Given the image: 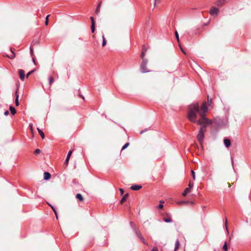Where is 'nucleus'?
Wrapping results in <instances>:
<instances>
[{
    "mask_svg": "<svg viewBox=\"0 0 251 251\" xmlns=\"http://www.w3.org/2000/svg\"><path fill=\"white\" fill-rule=\"evenodd\" d=\"M163 220L166 223H171L172 222V220L171 217H168L167 218H164Z\"/></svg>",
    "mask_w": 251,
    "mask_h": 251,
    "instance_id": "22",
    "label": "nucleus"
},
{
    "mask_svg": "<svg viewBox=\"0 0 251 251\" xmlns=\"http://www.w3.org/2000/svg\"><path fill=\"white\" fill-rule=\"evenodd\" d=\"M136 234L137 236L140 239V240L144 244H146L144 238L139 233H138L137 231H136Z\"/></svg>",
    "mask_w": 251,
    "mask_h": 251,
    "instance_id": "7",
    "label": "nucleus"
},
{
    "mask_svg": "<svg viewBox=\"0 0 251 251\" xmlns=\"http://www.w3.org/2000/svg\"><path fill=\"white\" fill-rule=\"evenodd\" d=\"M50 174L48 172H45L44 174V178L45 180H49L50 177Z\"/></svg>",
    "mask_w": 251,
    "mask_h": 251,
    "instance_id": "10",
    "label": "nucleus"
},
{
    "mask_svg": "<svg viewBox=\"0 0 251 251\" xmlns=\"http://www.w3.org/2000/svg\"><path fill=\"white\" fill-rule=\"evenodd\" d=\"M156 0H154L155 2L156 1Z\"/></svg>",
    "mask_w": 251,
    "mask_h": 251,
    "instance_id": "54",
    "label": "nucleus"
},
{
    "mask_svg": "<svg viewBox=\"0 0 251 251\" xmlns=\"http://www.w3.org/2000/svg\"><path fill=\"white\" fill-rule=\"evenodd\" d=\"M180 49H181V50H182V51L185 54V52L184 51V50H183V49L181 48V47L180 46H179Z\"/></svg>",
    "mask_w": 251,
    "mask_h": 251,
    "instance_id": "46",
    "label": "nucleus"
},
{
    "mask_svg": "<svg viewBox=\"0 0 251 251\" xmlns=\"http://www.w3.org/2000/svg\"><path fill=\"white\" fill-rule=\"evenodd\" d=\"M50 206V207L51 208V209H52V210L53 211V212H54V213H56V210L54 208V207L53 206H52L50 204H49Z\"/></svg>",
    "mask_w": 251,
    "mask_h": 251,
    "instance_id": "34",
    "label": "nucleus"
},
{
    "mask_svg": "<svg viewBox=\"0 0 251 251\" xmlns=\"http://www.w3.org/2000/svg\"><path fill=\"white\" fill-rule=\"evenodd\" d=\"M186 203H187V202L185 201H180L177 202V203L179 204H182Z\"/></svg>",
    "mask_w": 251,
    "mask_h": 251,
    "instance_id": "32",
    "label": "nucleus"
},
{
    "mask_svg": "<svg viewBox=\"0 0 251 251\" xmlns=\"http://www.w3.org/2000/svg\"><path fill=\"white\" fill-rule=\"evenodd\" d=\"M219 9L216 7H212L210 11V14L211 15H217Z\"/></svg>",
    "mask_w": 251,
    "mask_h": 251,
    "instance_id": "4",
    "label": "nucleus"
},
{
    "mask_svg": "<svg viewBox=\"0 0 251 251\" xmlns=\"http://www.w3.org/2000/svg\"><path fill=\"white\" fill-rule=\"evenodd\" d=\"M128 196V194H125L122 198L121 200V201L120 202L121 203H123V202H124L125 201H126L127 197Z\"/></svg>",
    "mask_w": 251,
    "mask_h": 251,
    "instance_id": "14",
    "label": "nucleus"
},
{
    "mask_svg": "<svg viewBox=\"0 0 251 251\" xmlns=\"http://www.w3.org/2000/svg\"><path fill=\"white\" fill-rule=\"evenodd\" d=\"M38 132L40 135L41 136V138L43 139L45 138V135L44 132L39 128H37Z\"/></svg>",
    "mask_w": 251,
    "mask_h": 251,
    "instance_id": "12",
    "label": "nucleus"
},
{
    "mask_svg": "<svg viewBox=\"0 0 251 251\" xmlns=\"http://www.w3.org/2000/svg\"><path fill=\"white\" fill-rule=\"evenodd\" d=\"M193 187V184L191 183V182H189V188H190V189Z\"/></svg>",
    "mask_w": 251,
    "mask_h": 251,
    "instance_id": "36",
    "label": "nucleus"
},
{
    "mask_svg": "<svg viewBox=\"0 0 251 251\" xmlns=\"http://www.w3.org/2000/svg\"><path fill=\"white\" fill-rule=\"evenodd\" d=\"M102 47H104L106 45V39H105V38L104 37V35H103L102 36Z\"/></svg>",
    "mask_w": 251,
    "mask_h": 251,
    "instance_id": "21",
    "label": "nucleus"
},
{
    "mask_svg": "<svg viewBox=\"0 0 251 251\" xmlns=\"http://www.w3.org/2000/svg\"><path fill=\"white\" fill-rule=\"evenodd\" d=\"M29 126H30L31 130L32 131V125H30Z\"/></svg>",
    "mask_w": 251,
    "mask_h": 251,
    "instance_id": "50",
    "label": "nucleus"
},
{
    "mask_svg": "<svg viewBox=\"0 0 251 251\" xmlns=\"http://www.w3.org/2000/svg\"><path fill=\"white\" fill-rule=\"evenodd\" d=\"M190 188H186L183 193H182L183 196H185L189 192H190Z\"/></svg>",
    "mask_w": 251,
    "mask_h": 251,
    "instance_id": "18",
    "label": "nucleus"
},
{
    "mask_svg": "<svg viewBox=\"0 0 251 251\" xmlns=\"http://www.w3.org/2000/svg\"><path fill=\"white\" fill-rule=\"evenodd\" d=\"M120 191L121 194H123V193H124V190L123 189L120 188Z\"/></svg>",
    "mask_w": 251,
    "mask_h": 251,
    "instance_id": "42",
    "label": "nucleus"
},
{
    "mask_svg": "<svg viewBox=\"0 0 251 251\" xmlns=\"http://www.w3.org/2000/svg\"><path fill=\"white\" fill-rule=\"evenodd\" d=\"M142 51H144L145 52L147 51V49H146V47L145 46H143L142 47Z\"/></svg>",
    "mask_w": 251,
    "mask_h": 251,
    "instance_id": "38",
    "label": "nucleus"
},
{
    "mask_svg": "<svg viewBox=\"0 0 251 251\" xmlns=\"http://www.w3.org/2000/svg\"><path fill=\"white\" fill-rule=\"evenodd\" d=\"M164 201H160V204L158 206V208L161 209L163 207V205L162 204V203H163Z\"/></svg>",
    "mask_w": 251,
    "mask_h": 251,
    "instance_id": "25",
    "label": "nucleus"
},
{
    "mask_svg": "<svg viewBox=\"0 0 251 251\" xmlns=\"http://www.w3.org/2000/svg\"><path fill=\"white\" fill-rule=\"evenodd\" d=\"M49 84L50 85L54 82V79L52 76L49 77Z\"/></svg>",
    "mask_w": 251,
    "mask_h": 251,
    "instance_id": "24",
    "label": "nucleus"
},
{
    "mask_svg": "<svg viewBox=\"0 0 251 251\" xmlns=\"http://www.w3.org/2000/svg\"><path fill=\"white\" fill-rule=\"evenodd\" d=\"M30 54H31V55L32 56L33 55V49L32 47H30Z\"/></svg>",
    "mask_w": 251,
    "mask_h": 251,
    "instance_id": "39",
    "label": "nucleus"
},
{
    "mask_svg": "<svg viewBox=\"0 0 251 251\" xmlns=\"http://www.w3.org/2000/svg\"><path fill=\"white\" fill-rule=\"evenodd\" d=\"M227 220L226 219V223H225V227H226V231L228 232V229H227Z\"/></svg>",
    "mask_w": 251,
    "mask_h": 251,
    "instance_id": "33",
    "label": "nucleus"
},
{
    "mask_svg": "<svg viewBox=\"0 0 251 251\" xmlns=\"http://www.w3.org/2000/svg\"><path fill=\"white\" fill-rule=\"evenodd\" d=\"M19 73L21 79L23 80L25 76L24 71L23 70H19Z\"/></svg>",
    "mask_w": 251,
    "mask_h": 251,
    "instance_id": "6",
    "label": "nucleus"
},
{
    "mask_svg": "<svg viewBox=\"0 0 251 251\" xmlns=\"http://www.w3.org/2000/svg\"><path fill=\"white\" fill-rule=\"evenodd\" d=\"M35 153L36 154H38L40 152V150L39 149H36L35 151H34Z\"/></svg>",
    "mask_w": 251,
    "mask_h": 251,
    "instance_id": "35",
    "label": "nucleus"
},
{
    "mask_svg": "<svg viewBox=\"0 0 251 251\" xmlns=\"http://www.w3.org/2000/svg\"><path fill=\"white\" fill-rule=\"evenodd\" d=\"M90 19L91 21V25H95L94 18L93 17H91Z\"/></svg>",
    "mask_w": 251,
    "mask_h": 251,
    "instance_id": "30",
    "label": "nucleus"
},
{
    "mask_svg": "<svg viewBox=\"0 0 251 251\" xmlns=\"http://www.w3.org/2000/svg\"><path fill=\"white\" fill-rule=\"evenodd\" d=\"M32 72H33V71H31L29 72L27 74V75H26V77H28L29 76V75H30V74H31V73H32Z\"/></svg>",
    "mask_w": 251,
    "mask_h": 251,
    "instance_id": "37",
    "label": "nucleus"
},
{
    "mask_svg": "<svg viewBox=\"0 0 251 251\" xmlns=\"http://www.w3.org/2000/svg\"><path fill=\"white\" fill-rule=\"evenodd\" d=\"M191 174H192V176L194 180H195L196 179L195 173V172H194L193 170H191Z\"/></svg>",
    "mask_w": 251,
    "mask_h": 251,
    "instance_id": "27",
    "label": "nucleus"
},
{
    "mask_svg": "<svg viewBox=\"0 0 251 251\" xmlns=\"http://www.w3.org/2000/svg\"><path fill=\"white\" fill-rule=\"evenodd\" d=\"M224 144H225V146L226 148L229 147L231 144L230 140H229L228 139H225L224 140Z\"/></svg>",
    "mask_w": 251,
    "mask_h": 251,
    "instance_id": "9",
    "label": "nucleus"
},
{
    "mask_svg": "<svg viewBox=\"0 0 251 251\" xmlns=\"http://www.w3.org/2000/svg\"><path fill=\"white\" fill-rule=\"evenodd\" d=\"M76 198L81 201H83V198L81 194H77L76 195Z\"/></svg>",
    "mask_w": 251,
    "mask_h": 251,
    "instance_id": "15",
    "label": "nucleus"
},
{
    "mask_svg": "<svg viewBox=\"0 0 251 251\" xmlns=\"http://www.w3.org/2000/svg\"><path fill=\"white\" fill-rule=\"evenodd\" d=\"M129 143H126V144H125L124 146L122 147V150L123 151L126 149L129 146Z\"/></svg>",
    "mask_w": 251,
    "mask_h": 251,
    "instance_id": "26",
    "label": "nucleus"
},
{
    "mask_svg": "<svg viewBox=\"0 0 251 251\" xmlns=\"http://www.w3.org/2000/svg\"><path fill=\"white\" fill-rule=\"evenodd\" d=\"M72 152H73L72 151H69V152L68 153L67 157H66V158L65 159V163L66 164H67L68 163V162H69V159H70V156L72 155Z\"/></svg>",
    "mask_w": 251,
    "mask_h": 251,
    "instance_id": "8",
    "label": "nucleus"
},
{
    "mask_svg": "<svg viewBox=\"0 0 251 251\" xmlns=\"http://www.w3.org/2000/svg\"><path fill=\"white\" fill-rule=\"evenodd\" d=\"M206 125L202 126L201 127L200 129V131L199 133L197 135V139L200 142V143L201 145L204 137V133L206 131Z\"/></svg>",
    "mask_w": 251,
    "mask_h": 251,
    "instance_id": "2",
    "label": "nucleus"
},
{
    "mask_svg": "<svg viewBox=\"0 0 251 251\" xmlns=\"http://www.w3.org/2000/svg\"><path fill=\"white\" fill-rule=\"evenodd\" d=\"M54 214L55 215L56 218L57 219H58V215H57V212H56V213H54Z\"/></svg>",
    "mask_w": 251,
    "mask_h": 251,
    "instance_id": "49",
    "label": "nucleus"
},
{
    "mask_svg": "<svg viewBox=\"0 0 251 251\" xmlns=\"http://www.w3.org/2000/svg\"><path fill=\"white\" fill-rule=\"evenodd\" d=\"M45 24H46V25H48V21L46 20Z\"/></svg>",
    "mask_w": 251,
    "mask_h": 251,
    "instance_id": "48",
    "label": "nucleus"
},
{
    "mask_svg": "<svg viewBox=\"0 0 251 251\" xmlns=\"http://www.w3.org/2000/svg\"><path fill=\"white\" fill-rule=\"evenodd\" d=\"M95 25H91V32L92 33H94L95 31Z\"/></svg>",
    "mask_w": 251,
    "mask_h": 251,
    "instance_id": "31",
    "label": "nucleus"
},
{
    "mask_svg": "<svg viewBox=\"0 0 251 251\" xmlns=\"http://www.w3.org/2000/svg\"><path fill=\"white\" fill-rule=\"evenodd\" d=\"M101 2L100 1V2H99V3L98 4L97 8H96V13L97 14H98L100 12V5H101Z\"/></svg>",
    "mask_w": 251,
    "mask_h": 251,
    "instance_id": "20",
    "label": "nucleus"
},
{
    "mask_svg": "<svg viewBox=\"0 0 251 251\" xmlns=\"http://www.w3.org/2000/svg\"><path fill=\"white\" fill-rule=\"evenodd\" d=\"M11 54L8 55L7 56H8V58H9L10 59H13L15 57V54L14 52V51L12 50L11 49Z\"/></svg>",
    "mask_w": 251,
    "mask_h": 251,
    "instance_id": "16",
    "label": "nucleus"
},
{
    "mask_svg": "<svg viewBox=\"0 0 251 251\" xmlns=\"http://www.w3.org/2000/svg\"><path fill=\"white\" fill-rule=\"evenodd\" d=\"M9 109H10V111L12 115H13L16 113V111L15 108L14 107L10 106L9 107Z\"/></svg>",
    "mask_w": 251,
    "mask_h": 251,
    "instance_id": "13",
    "label": "nucleus"
},
{
    "mask_svg": "<svg viewBox=\"0 0 251 251\" xmlns=\"http://www.w3.org/2000/svg\"><path fill=\"white\" fill-rule=\"evenodd\" d=\"M145 130H142L141 132H140V134H142L144 132H145Z\"/></svg>",
    "mask_w": 251,
    "mask_h": 251,
    "instance_id": "51",
    "label": "nucleus"
},
{
    "mask_svg": "<svg viewBox=\"0 0 251 251\" xmlns=\"http://www.w3.org/2000/svg\"><path fill=\"white\" fill-rule=\"evenodd\" d=\"M16 98L15 100V104L16 106H18L19 105V95L17 94V92H16Z\"/></svg>",
    "mask_w": 251,
    "mask_h": 251,
    "instance_id": "19",
    "label": "nucleus"
},
{
    "mask_svg": "<svg viewBox=\"0 0 251 251\" xmlns=\"http://www.w3.org/2000/svg\"><path fill=\"white\" fill-rule=\"evenodd\" d=\"M223 249L225 251H227L228 250V247H227V243L226 242H225V243H224V245L223 247Z\"/></svg>",
    "mask_w": 251,
    "mask_h": 251,
    "instance_id": "23",
    "label": "nucleus"
},
{
    "mask_svg": "<svg viewBox=\"0 0 251 251\" xmlns=\"http://www.w3.org/2000/svg\"><path fill=\"white\" fill-rule=\"evenodd\" d=\"M207 111L206 102L202 104L201 108L198 102L193 103L189 106L188 118L191 122L197 123L199 125H210L211 121L205 117Z\"/></svg>",
    "mask_w": 251,
    "mask_h": 251,
    "instance_id": "1",
    "label": "nucleus"
},
{
    "mask_svg": "<svg viewBox=\"0 0 251 251\" xmlns=\"http://www.w3.org/2000/svg\"><path fill=\"white\" fill-rule=\"evenodd\" d=\"M179 246H180L179 241L178 239H177L175 243V247L174 249V251H176L178 249Z\"/></svg>",
    "mask_w": 251,
    "mask_h": 251,
    "instance_id": "11",
    "label": "nucleus"
},
{
    "mask_svg": "<svg viewBox=\"0 0 251 251\" xmlns=\"http://www.w3.org/2000/svg\"><path fill=\"white\" fill-rule=\"evenodd\" d=\"M147 62H148V61L147 59H143L142 63L141 64L140 68L141 69V72L142 73H145L150 72L149 71H148L147 69L146 66L147 64Z\"/></svg>",
    "mask_w": 251,
    "mask_h": 251,
    "instance_id": "3",
    "label": "nucleus"
},
{
    "mask_svg": "<svg viewBox=\"0 0 251 251\" xmlns=\"http://www.w3.org/2000/svg\"><path fill=\"white\" fill-rule=\"evenodd\" d=\"M32 60H33V62L34 63V64H36L35 60L34 57L32 58Z\"/></svg>",
    "mask_w": 251,
    "mask_h": 251,
    "instance_id": "47",
    "label": "nucleus"
},
{
    "mask_svg": "<svg viewBox=\"0 0 251 251\" xmlns=\"http://www.w3.org/2000/svg\"><path fill=\"white\" fill-rule=\"evenodd\" d=\"M208 102L209 105L211 104V103L212 102V100H209V99H208Z\"/></svg>",
    "mask_w": 251,
    "mask_h": 251,
    "instance_id": "43",
    "label": "nucleus"
},
{
    "mask_svg": "<svg viewBox=\"0 0 251 251\" xmlns=\"http://www.w3.org/2000/svg\"><path fill=\"white\" fill-rule=\"evenodd\" d=\"M145 53L144 51H142V52L141 53V57L142 59V60H143V59H146L145 58H144V56H145Z\"/></svg>",
    "mask_w": 251,
    "mask_h": 251,
    "instance_id": "29",
    "label": "nucleus"
},
{
    "mask_svg": "<svg viewBox=\"0 0 251 251\" xmlns=\"http://www.w3.org/2000/svg\"><path fill=\"white\" fill-rule=\"evenodd\" d=\"M180 49H181V50H182V51L185 54V52L184 51V50H183V49L181 48V47L180 46H179Z\"/></svg>",
    "mask_w": 251,
    "mask_h": 251,
    "instance_id": "45",
    "label": "nucleus"
},
{
    "mask_svg": "<svg viewBox=\"0 0 251 251\" xmlns=\"http://www.w3.org/2000/svg\"><path fill=\"white\" fill-rule=\"evenodd\" d=\"M50 17V15H48L47 16L46 18V20L47 21H49V18Z\"/></svg>",
    "mask_w": 251,
    "mask_h": 251,
    "instance_id": "44",
    "label": "nucleus"
},
{
    "mask_svg": "<svg viewBox=\"0 0 251 251\" xmlns=\"http://www.w3.org/2000/svg\"><path fill=\"white\" fill-rule=\"evenodd\" d=\"M9 114V111L8 110H6L4 112V115L5 116H7Z\"/></svg>",
    "mask_w": 251,
    "mask_h": 251,
    "instance_id": "40",
    "label": "nucleus"
},
{
    "mask_svg": "<svg viewBox=\"0 0 251 251\" xmlns=\"http://www.w3.org/2000/svg\"><path fill=\"white\" fill-rule=\"evenodd\" d=\"M175 36H176V37L177 41L179 42V36H178V34L176 31V32H175Z\"/></svg>",
    "mask_w": 251,
    "mask_h": 251,
    "instance_id": "28",
    "label": "nucleus"
},
{
    "mask_svg": "<svg viewBox=\"0 0 251 251\" xmlns=\"http://www.w3.org/2000/svg\"><path fill=\"white\" fill-rule=\"evenodd\" d=\"M130 224H131V226H133V223L132 222H130Z\"/></svg>",
    "mask_w": 251,
    "mask_h": 251,
    "instance_id": "52",
    "label": "nucleus"
},
{
    "mask_svg": "<svg viewBox=\"0 0 251 251\" xmlns=\"http://www.w3.org/2000/svg\"><path fill=\"white\" fill-rule=\"evenodd\" d=\"M142 188V186L140 185H133L130 187V189L132 190H138Z\"/></svg>",
    "mask_w": 251,
    "mask_h": 251,
    "instance_id": "5",
    "label": "nucleus"
},
{
    "mask_svg": "<svg viewBox=\"0 0 251 251\" xmlns=\"http://www.w3.org/2000/svg\"><path fill=\"white\" fill-rule=\"evenodd\" d=\"M225 1H226V0H218L216 2V4L218 6H220V5L223 4L225 2Z\"/></svg>",
    "mask_w": 251,
    "mask_h": 251,
    "instance_id": "17",
    "label": "nucleus"
},
{
    "mask_svg": "<svg viewBox=\"0 0 251 251\" xmlns=\"http://www.w3.org/2000/svg\"><path fill=\"white\" fill-rule=\"evenodd\" d=\"M151 251H158V249L156 248H153Z\"/></svg>",
    "mask_w": 251,
    "mask_h": 251,
    "instance_id": "41",
    "label": "nucleus"
},
{
    "mask_svg": "<svg viewBox=\"0 0 251 251\" xmlns=\"http://www.w3.org/2000/svg\"><path fill=\"white\" fill-rule=\"evenodd\" d=\"M231 162H232V164H233V160L232 158H231Z\"/></svg>",
    "mask_w": 251,
    "mask_h": 251,
    "instance_id": "53",
    "label": "nucleus"
}]
</instances>
